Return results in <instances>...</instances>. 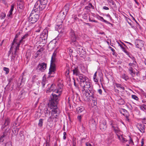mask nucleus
Segmentation results:
<instances>
[{
  "instance_id": "nucleus-1",
  "label": "nucleus",
  "mask_w": 146,
  "mask_h": 146,
  "mask_svg": "<svg viewBox=\"0 0 146 146\" xmlns=\"http://www.w3.org/2000/svg\"><path fill=\"white\" fill-rule=\"evenodd\" d=\"M72 71L74 74L78 76L80 85L83 88L82 91H83L85 90V100L88 101H90L91 98L90 93H91V88L90 81L88 78H86L85 76L80 74L78 67H75Z\"/></svg>"
},
{
  "instance_id": "nucleus-2",
  "label": "nucleus",
  "mask_w": 146,
  "mask_h": 146,
  "mask_svg": "<svg viewBox=\"0 0 146 146\" xmlns=\"http://www.w3.org/2000/svg\"><path fill=\"white\" fill-rule=\"evenodd\" d=\"M62 91L61 88L59 89H55L53 91V92L56 93L57 94H55L53 93L51 95L48 103L49 106L50 108H52L54 106H57L58 102L59 100V96L61 94Z\"/></svg>"
},
{
  "instance_id": "nucleus-3",
  "label": "nucleus",
  "mask_w": 146,
  "mask_h": 146,
  "mask_svg": "<svg viewBox=\"0 0 146 146\" xmlns=\"http://www.w3.org/2000/svg\"><path fill=\"white\" fill-rule=\"evenodd\" d=\"M51 110V115L48 119L49 122L54 121L55 122L57 121V119L58 118L59 115L60 113V110L58 108L57 106H54L52 108H50Z\"/></svg>"
},
{
  "instance_id": "nucleus-4",
  "label": "nucleus",
  "mask_w": 146,
  "mask_h": 146,
  "mask_svg": "<svg viewBox=\"0 0 146 146\" xmlns=\"http://www.w3.org/2000/svg\"><path fill=\"white\" fill-rule=\"evenodd\" d=\"M56 54L57 52L55 50L53 53L51 57L48 72V74L50 75L52 74H54L55 73L56 67L55 63L56 60Z\"/></svg>"
},
{
  "instance_id": "nucleus-5",
  "label": "nucleus",
  "mask_w": 146,
  "mask_h": 146,
  "mask_svg": "<svg viewBox=\"0 0 146 146\" xmlns=\"http://www.w3.org/2000/svg\"><path fill=\"white\" fill-rule=\"evenodd\" d=\"M69 36L71 40V44L75 47L78 46V43L76 41L78 38L77 35H75L74 31L73 29H71Z\"/></svg>"
},
{
  "instance_id": "nucleus-6",
  "label": "nucleus",
  "mask_w": 146,
  "mask_h": 146,
  "mask_svg": "<svg viewBox=\"0 0 146 146\" xmlns=\"http://www.w3.org/2000/svg\"><path fill=\"white\" fill-rule=\"evenodd\" d=\"M48 28H46L41 33L40 38V41L43 44L46 43L47 38Z\"/></svg>"
},
{
  "instance_id": "nucleus-7",
  "label": "nucleus",
  "mask_w": 146,
  "mask_h": 146,
  "mask_svg": "<svg viewBox=\"0 0 146 146\" xmlns=\"http://www.w3.org/2000/svg\"><path fill=\"white\" fill-rule=\"evenodd\" d=\"M66 15L60 11L58 15V18L57 19L56 21L58 23L59 22L61 23V24L59 25H57V26L58 28H60L62 27V23L63 20L65 19Z\"/></svg>"
},
{
  "instance_id": "nucleus-8",
  "label": "nucleus",
  "mask_w": 146,
  "mask_h": 146,
  "mask_svg": "<svg viewBox=\"0 0 146 146\" xmlns=\"http://www.w3.org/2000/svg\"><path fill=\"white\" fill-rule=\"evenodd\" d=\"M77 47V52L78 54H79L80 56L84 58L86 56V52L85 49L82 46H79L78 44Z\"/></svg>"
},
{
  "instance_id": "nucleus-9",
  "label": "nucleus",
  "mask_w": 146,
  "mask_h": 146,
  "mask_svg": "<svg viewBox=\"0 0 146 146\" xmlns=\"http://www.w3.org/2000/svg\"><path fill=\"white\" fill-rule=\"evenodd\" d=\"M40 7H41L40 5H38V3H35L33 9L31 11V14L33 15L35 14L38 15L40 11L43 10L41 9Z\"/></svg>"
},
{
  "instance_id": "nucleus-10",
  "label": "nucleus",
  "mask_w": 146,
  "mask_h": 146,
  "mask_svg": "<svg viewBox=\"0 0 146 146\" xmlns=\"http://www.w3.org/2000/svg\"><path fill=\"white\" fill-rule=\"evenodd\" d=\"M39 15H31V14L29 18V21L30 23H34L36 22L38 19Z\"/></svg>"
},
{
  "instance_id": "nucleus-11",
  "label": "nucleus",
  "mask_w": 146,
  "mask_h": 146,
  "mask_svg": "<svg viewBox=\"0 0 146 146\" xmlns=\"http://www.w3.org/2000/svg\"><path fill=\"white\" fill-rule=\"evenodd\" d=\"M48 0H38L36 3L41 7V9H44L46 7Z\"/></svg>"
},
{
  "instance_id": "nucleus-12",
  "label": "nucleus",
  "mask_w": 146,
  "mask_h": 146,
  "mask_svg": "<svg viewBox=\"0 0 146 146\" xmlns=\"http://www.w3.org/2000/svg\"><path fill=\"white\" fill-rule=\"evenodd\" d=\"M46 64L44 62L39 63L37 66V69L42 72L46 69Z\"/></svg>"
},
{
  "instance_id": "nucleus-13",
  "label": "nucleus",
  "mask_w": 146,
  "mask_h": 146,
  "mask_svg": "<svg viewBox=\"0 0 146 146\" xmlns=\"http://www.w3.org/2000/svg\"><path fill=\"white\" fill-rule=\"evenodd\" d=\"M28 36V34H25L24 36H23L21 38V39L19 41V42L18 43H16V46L17 49H19L20 45L21 44H23L24 43V41L23 40V39L26 38Z\"/></svg>"
},
{
  "instance_id": "nucleus-14",
  "label": "nucleus",
  "mask_w": 146,
  "mask_h": 146,
  "mask_svg": "<svg viewBox=\"0 0 146 146\" xmlns=\"http://www.w3.org/2000/svg\"><path fill=\"white\" fill-rule=\"evenodd\" d=\"M135 45L137 47L141 49L144 46V42L141 40H136Z\"/></svg>"
},
{
  "instance_id": "nucleus-15",
  "label": "nucleus",
  "mask_w": 146,
  "mask_h": 146,
  "mask_svg": "<svg viewBox=\"0 0 146 146\" xmlns=\"http://www.w3.org/2000/svg\"><path fill=\"white\" fill-rule=\"evenodd\" d=\"M136 127L141 133H143L145 132V127L143 124L138 123Z\"/></svg>"
},
{
  "instance_id": "nucleus-16",
  "label": "nucleus",
  "mask_w": 146,
  "mask_h": 146,
  "mask_svg": "<svg viewBox=\"0 0 146 146\" xmlns=\"http://www.w3.org/2000/svg\"><path fill=\"white\" fill-rule=\"evenodd\" d=\"M20 35V33L19 32L16 35L15 37V39L13 40L12 44L11 46V48H12L14 47V46H15L16 44V43H17L16 42L17 40V38L18 37V36Z\"/></svg>"
},
{
  "instance_id": "nucleus-17",
  "label": "nucleus",
  "mask_w": 146,
  "mask_h": 146,
  "mask_svg": "<svg viewBox=\"0 0 146 146\" xmlns=\"http://www.w3.org/2000/svg\"><path fill=\"white\" fill-rule=\"evenodd\" d=\"M69 10V5H66L64 6L61 11L63 13L67 15Z\"/></svg>"
},
{
  "instance_id": "nucleus-18",
  "label": "nucleus",
  "mask_w": 146,
  "mask_h": 146,
  "mask_svg": "<svg viewBox=\"0 0 146 146\" xmlns=\"http://www.w3.org/2000/svg\"><path fill=\"white\" fill-rule=\"evenodd\" d=\"M26 92L23 91H21L18 96V98L20 99H24L25 96Z\"/></svg>"
},
{
  "instance_id": "nucleus-19",
  "label": "nucleus",
  "mask_w": 146,
  "mask_h": 146,
  "mask_svg": "<svg viewBox=\"0 0 146 146\" xmlns=\"http://www.w3.org/2000/svg\"><path fill=\"white\" fill-rule=\"evenodd\" d=\"M108 3L110 5V6L112 7L116 8V5L114 1L112 0H109L108 1Z\"/></svg>"
},
{
  "instance_id": "nucleus-20",
  "label": "nucleus",
  "mask_w": 146,
  "mask_h": 146,
  "mask_svg": "<svg viewBox=\"0 0 146 146\" xmlns=\"http://www.w3.org/2000/svg\"><path fill=\"white\" fill-rule=\"evenodd\" d=\"M55 86L54 84H52L50 85V87L46 91V92L47 93H48L51 92V91H54V90L55 89H54V87Z\"/></svg>"
},
{
  "instance_id": "nucleus-21",
  "label": "nucleus",
  "mask_w": 146,
  "mask_h": 146,
  "mask_svg": "<svg viewBox=\"0 0 146 146\" xmlns=\"http://www.w3.org/2000/svg\"><path fill=\"white\" fill-rule=\"evenodd\" d=\"M133 69L132 67H130L128 68L129 73L132 76L134 77L135 76V72L133 71Z\"/></svg>"
},
{
  "instance_id": "nucleus-22",
  "label": "nucleus",
  "mask_w": 146,
  "mask_h": 146,
  "mask_svg": "<svg viewBox=\"0 0 146 146\" xmlns=\"http://www.w3.org/2000/svg\"><path fill=\"white\" fill-rule=\"evenodd\" d=\"M24 6V4L23 2L20 1L18 2L17 3V7L20 9H22Z\"/></svg>"
},
{
  "instance_id": "nucleus-23",
  "label": "nucleus",
  "mask_w": 146,
  "mask_h": 146,
  "mask_svg": "<svg viewBox=\"0 0 146 146\" xmlns=\"http://www.w3.org/2000/svg\"><path fill=\"white\" fill-rule=\"evenodd\" d=\"M11 85V84H8L6 87L5 88V89L7 91H12L13 89V86L10 87Z\"/></svg>"
},
{
  "instance_id": "nucleus-24",
  "label": "nucleus",
  "mask_w": 146,
  "mask_h": 146,
  "mask_svg": "<svg viewBox=\"0 0 146 146\" xmlns=\"http://www.w3.org/2000/svg\"><path fill=\"white\" fill-rule=\"evenodd\" d=\"M17 50V49L16 47V48H15V52L14 53H12V55L11 56V61H13L14 60V59L15 57V54L16 53Z\"/></svg>"
},
{
  "instance_id": "nucleus-25",
  "label": "nucleus",
  "mask_w": 146,
  "mask_h": 146,
  "mask_svg": "<svg viewBox=\"0 0 146 146\" xmlns=\"http://www.w3.org/2000/svg\"><path fill=\"white\" fill-rule=\"evenodd\" d=\"M80 70L82 72L85 73L86 71V67L82 65H81L80 66Z\"/></svg>"
},
{
  "instance_id": "nucleus-26",
  "label": "nucleus",
  "mask_w": 146,
  "mask_h": 146,
  "mask_svg": "<svg viewBox=\"0 0 146 146\" xmlns=\"http://www.w3.org/2000/svg\"><path fill=\"white\" fill-rule=\"evenodd\" d=\"M121 77L125 81H127L129 79L128 76L125 74H122Z\"/></svg>"
},
{
  "instance_id": "nucleus-27",
  "label": "nucleus",
  "mask_w": 146,
  "mask_h": 146,
  "mask_svg": "<svg viewBox=\"0 0 146 146\" xmlns=\"http://www.w3.org/2000/svg\"><path fill=\"white\" fill-rule=\"evenodd\" d=\"M14 7V4H12L11 6V9L9 11V15H8V16H10L12 15V12L13 10Z\"/></svg>"
},
{
  "instance_id": "nucleus-28",
  "label": "nucleus",
  "mask_w": 146,
  "mask_h": 146,
  "mask_svg": "<svg viewBox=\"0 0 146 146\" xmlns=\"http://www.w3.org/2000/svg\"><path fill=\"white\" fill-rule=\"evenodd\" d=\"M113 131L116 134H121V131L119 128L118 126L117 128L114 129Z\"/></svg>"
},
{
  "instance_id": "nucleus-29",
  "label": "nucleus",
  "mask_w": 146,
  "mask_h": 146,
  "mask_svg": "<svg viewBox=\"0 0 146 146\" xmlns=\"http://www.w3.org/2000/svg\"><path fill=\"white\" fill-rule=\"evenodd\" d=\"M106 123H104L103 124H101L100 126V129H102L103 130H105L106 127Z\"/></svg>"
},
{
  "instance_id": "nucleus-30",
  "label": "nucleus",
  "mask_w": 146,
  "mask_h": 146,
  "mask_svg": "<svg viewBox=\"0 0 146 146\" xmlns=\"http://www.w3.org/2000/svg\"><path fill=\"white\" fill-rule=\"evenodd\" d=\"M14 78V75H12L10 78H9L7 79V81L8 82V84H11V83L13 81V78Z\"/></svg>"
},
{
  "instance_id": "nucleus-31",
  "label": "nucleus",
  "mask_w": 146,
  "mask_h": 146,
  "mask_svg": "<svg viewBox=\"0 0 146 146\" xmlns=\"http://www.w3.org/2000/svg\"><path fill=\"white\" fill-rule=\"evenodd\" d=\"M10 122V120L9 118H6L5 120V122L4 123L5 125L7 126H8L9 125Z\"/></svg>"
},
{
  "instance_id": "nucleus-32",
  "label": "nucleus",
  "mask_w": 146,
  "mask_h": 146,
  "mask_svg": "<svg viewBox=\"0 0 146 146\" xmlns=\"http://www.w3.org/2000/svg\"><path fill=\"white\" fill-rule=\"evenodd\" d=\"M114 137V134L112 132H111L109 133L108 136V138L109 139H111Z\"/></svg>"
},
{
  "instance_id": "nucleus-33",
  "label": "nucleus",
  "mask_w": 146,
  "mask_h": 146,
  "mask_svg": "<svg viewBox=\"0 0 146 146\" xmlns=\"http://www.w3.org/2000/svg\"><path fill=\"white\" fill-rule=\"evenodd\" d=\"M44 113H45V116H47L48 114H50V113L51 112L48 111V110L47 108H45L44 109Z\"/></svg>"
},
{
  "instance_id": "nucleus-34",
  "label": "nucleus",
  "mask_w": 146,
  "mask_h": 146,
  "mask_svg": "<svg viewBox=\"0 0 146 146\" xmlns=\"http://www.w3.org/2000/svg\"><path fill=\"white\" fill-rule=\"evenodd\" d=\"M125 103V101L122 99H120L118 101V104L120 105H123Z\"/></svg>"
},
{
  "instance_id": "nucleus-35",
  "label": "nucleus",
  "mask_w": 146,
  "mask_h": 146,
  "mask_svg": "<svg viewBox=\"0 0 146 146\" xmlns=\"http://www.w3.org/2000/svg\"><path fill=\"white\" fill-rule=\"evenodd\" d=\"M19 128L16 127L14 128V129L13 130V132L14 134H17L18 132L19 131Z\"/></svg>"
},
{
  "instance_id": "nucleus-36",
  "label": "nucleus",
  "mask_w": 146,
  "mask_h": 146,
  "mask_svg": "<svg viewBox=\"0 0 146 146\" xmlns=\"http://www.w3.org/2000/svg\"><path fill=\"white\" fill-rule=\"evenodd\" d=\"M46 78L44 79L42 81L41 84L42 85V87L43 88L45 87V85L46 84Z\"/></svg>"
},
{
  "instance_id": "nucleus-37",
  "label": "nucleus",
  "mask_w": 146,
  "mask_h": 146,
  "mask_svg": "<svg viewBox=\"0 0 146 146\" xmlns=\"http://www.w3.org/2000/svg\"><path fill=\"white\" fill-rule=\"evenodd\" d=\"M140 108L141 110L143 111H145V110H146V105L143 104L140 105Z\"/></svg>"
},
{
  "instance_id": "nucleus-38",
  "label": "nucleus",
  "mask_w": 146,
  "mask_h": 146,
  "mask_svg": "<svg viewBox=\"0 0 146 146\" xmlns=\"http://www.w3.org/2000/svg\"><path fill=\"white\" fill-rule=\"evenodd\" d=\"M99 17L100 18V19L101 21H103L106 24H110V23H109L108 21L106 20H105L102 17Z\"/></svg>"
},
{
  "instance_id": "nucleus-39",
  "label": "nucleus",
  "mask_w": 146,
  "mask_h": 146,
  "mask_svg": "<svg viewBox=\"0 0 146 146\" xmlns=\"http://www.w3.org/2000/svg\"><path fill=\"white\" fill-rule=\"evenodd\" d=\"M97 72H96L94 73L93 76V80L95 82H97L98 80L96 78L97 76Z\"/></svg>"
},
{
  "instance_id": "nucleus-40",
  "label": "nucleus",
  "mask_w": 146,
  "mask_h": 146,
  "mask_svg": "<svg viewBox=\"0 0 146 146\" xmlns=\"http://www.w3.org/2000/svg\"><path fill=\"white\" fill-rule=\"evenodd\" d=\"M111 125L112 126V127L113 128V130L116 128H117L118 127V126L117 125L114 124L112 123L111 124Z\"/></svg>"
},
{
  "instance_id": "nucleus-41",
  "label": "nucleus",
  "mask_w": 146,
  "mask_h": 146,
  "mask_svg": "<svg viewBox=\"0 0 146 146\" xmlns=\"http://www.w3.org/2000/svg\"><path fill=\"white\" fill-rule=\"evenodd\" d=\"M43 119H40L39 120V122L38 123V125L40 127H42L43 124Z\"/></svg>"
},
{
  "instance_id": "nucleus-42",
  "label": "nucleus",
  "mask_w": 146,
  "mask_h": 146,
  "mask_svg": "<svg viewBox=\"0 0 146 146\" xmlns=\"http://www.w3.org/2000/svg\"><path fill=\"white\" fill-rule=\"evenodd\" d=\"M3 70L4 71L6 72V74H8L9 73V70L8 68L6 67H4L3 68Z\"/></svg>"
},
{
  "instance_id": "nucleus-43",
  "label": "nucleus",
  "mask_w": 146,
  "mask_h": 146,
  "mask_svg": "<svg viewBox=\"0 0 146 146\" xmlns=\"http://www.w3.org/2000/svg\"><path fill=\"white\" fill-rule=\"evenodd\" d=\"M23 80V77H22V78H21V80L19 81V80L18 82V86L19 87H21V86L22 83V80Z\"/></svg>"
},
{
  "instance_id": "nucleus-44",
  "label": "nucleus",
  "mask_w": 146,
  "mask_h": 146,
  "mask_svg": "<svg viewBox=\"0 0 146 146\" xmlns=\"http://www.w3.org/2000/svg\"><path fill=\"white\" fill-rule=\"evenodd\" d=\"M135 64V63H133V62L132 63H129L128 65L130 67H134L136 66Z\"/></svg>"
},
{
  "instance_id": "nucleus-45",
  "label": "nucleus",
  "mask_w": 146,
  "mask_h": 146,
  "mask_svg": "<svg viewBox=\"0 0 146 146\" xmlns=\"http://www.w3.org/2000/svg\"><path fill=\"white\" fill-rule=\"evenodd\" d=\"M5 136L4 134H3L2 136L0 137V142H3L4 141V138Z\"/></svg>"
},
{
  "instance_id": "nucleus-46",
  "label": "nucleus",
  "mask_w": 146,
  "mask_h": 146,
  "mask_svg": "<svg viewBox=\"0 0 146 146\" xmlns=\"http://www.w3.org/2000/svg\"><path fill=\"white\" fill-rule=\"evenodd\" d=\"M132 98L133 99L136 100H138L139 98L136 95H132Z\"/></svg>"
},
{
  "instance_id": "nucleus-47",
  "label": "nucleus",
  "mask_w": 146,
  "mask_h": 146,
  "mask_svg": "<svg viewBox=\"0 0 146 146\" xmlns=\"http://www.w3.org/2000/svg\"><path fill=\"white\" fill-rule=\"evenodd\" d=\"M109 48L111 50V51H112V52H113L112 53V54L114 55H115V51L114 50V49L110 46H109Z\"/></svg>"
},
{
  "instance_id": "nucleus-48",
  "label": "nucleus",
  "mask_w": 146,
  "mask_h": 146,
  "mask_svg": "<svg viewBox=\"0 0 146 146\" xmlns=\"http://www.w3.org/2000/svg\"><path fill=\"white\" fill-rule=\"evenodd\" d=\"M68 51H69V55L70 56H71V55H72V53L73 52V50L70 48H69L68 49Z\"/></svg>"
},
{
  "instance_id": "nucleus-49",
  "label": "nucleus",
  "mask_w": 146,
  "mask_h": 146,
  "mask_svg": "<svg viewBox=\"0 0 146 146\" xmlns=\"http://www.w3.org/2000/svg\"><path fill=\"white\" fill-rule=\"evenodd\" d=\"M114 86H116L117 88H119L120 86H121V85L120 84L115 83L114 84Z\"/></svg>"
},
{
  "instance_id": "nucleus-50",
  "label": "nucleus",
  "mask_w": 146,
  "mask_h": 146,
  "mask_svg": "<svg viewBox=\"0 0 146 146\" xmlns=\"http://www.w3.org/2000/svg\"><path fill=\"white\" fill-rule=\"evenodd\" d=\"M140 90L141 94L146 97V93L142 89H141Z\"/></svg>"
},
{
  "instance_id": "nucleus-51",
  "label": "nucleus",
  "mask_w": 146,
  "mask_h": 146,
  "mask_svg": "<svg viewBox=\"0 0 146 146\" xmlns=\"http://www.w3.org/2000/svg\"><path fill=\"white\" fill-rule=\"evenodd\" d=\"M129 57L132 59L133 61V63H136V62L135 60V59L134 57L132 56H130V57Z\"/></svg>"
},
{
  "instance_id": "nucleus-52",
  "label": "nucleus",
  "mask_w": 146,
  "mask_h": 146,
  "mask_svg": "<svg viewBox=\"0 0 146 146\" xmlns=\"http://www.w3.org/2000/svg\"><path fill=\"white\" fill-rule=\"evenodd\" d=\"M122 139L121 141L123 143H124L127 141L126 139L123 137H121Z\"/></svg>"
},
{
  "instance_id": "nucleus-53",
  "label": "nucleus",
  "mask_w": 146,
  "mask_h": 146,
  "mask_svg": "<svg viewBox=\"0 0 146 146\" xmlns=\"http://www.w3.org/2000/svg\"><path fill=\"white\" fill-rule=\"evenodd\" d=\"M120 135H121L120 134H119ZM118 139L120 141L121 140V137H123V136L121 135H119V134H116Z\"/></svg>"
},
{
  "instance_id": "nucleus-54",
  "label": "nucleus",
  "mask_w": 146,
  "mask_h": 146,
  "mask_svg": "<svg viewBox=\"0 0 146 146\" xmlns=\"http://www.w3.org/2000/svg\"><path fill=\"white\" fill-rule=\"evenodd\" d=\"M126 20L127 21L128 23H129V24L130 26H131L132 25V24H131V22H129V21H131V20L129 19L128 18H127V19H126Z\"/></svg>"
},
{
  "instance_id": "nucleus-55",
  "label": "nucleus",
  "mask_w": 146,
  "mask_h": 146,
  "mask_svg": "<svg viewBox=\"0 0 146 146\" xmlns=\"http://www.w3.org/2000/svg\"><path fill=\"white\" fill-rule=\"evenodd\" d=\"M7 126V125H5V124H3V125H2L1 128L2 130H4V129H5V128Z\"/></svg>"
},
{
  "instance_id": "nucleus-56",
  "label": "nucleus",
  "mask_w": 146,
  "mask_h": 146,
  "mask_svg": "<svg viewBox=\"0 0 146 146\" xmlns=\"http://www.w3.org/2000/svg\"><path fill=\"white\" fill-rule=\"evenodd\" d=\"M117 43L119 45L120 47L122 49H124V47L122 46V45H121V44H120L119 42H118L117 41Z\"/></svg>"
},
{
  "instance_id": "nucleus-57",
  "label": "nucleus",
  "mask_w": 146,
  "mask_h": 146,
  "mask_svg": "<svg viewBox=\"0 0 146 146\" xmlns=\"http://www.w3.org/2000/svg\"><path fill=\"white\" fill-rule=\"evenodd\" d=\"M93 121L94 122V123H93V126H94V127H96V122L94 119H92V122Z\"/></svg>"
},
{
  "instance_id": "nucleus-58",
  "label": "nucleus",
  "mask_w": 146,
  "mask_h": 146,
  "mask_svg": "<svg viewBox=\"0 0 146 146\" xmlns=\"http://www.w3.org/2000/svg\"><path fill=\"white\" fill-rule=\"evenodd\" d=\"M63 139H64V140H65L66 139V133L65 132H64L63 133Z\"/></svg>"
},
{
  "instance_id": "nucleus-59",
  "label": "nucleus",
  "mask_w": 146,
  "mask_h": 146,
  "mask_svg": "<svg viewBox=\"0 0 146 146\" xmlns=\"http://www.w3.org/2000/svg\"><path fill=\"white\" fill-rule=\"evenodd\" d=\"M104 81V79L103 77H101L100 78V81L101 82V84L102 85V82Z\"/></svg>"
},
{
  "instance_id": "nucleus-60",
  "label": "nucleus",
  "mask_w": 146,
  "mask_h": 146,
  "mask_svg": "<svg viewBox=\"0 0 146 146\" xmlns=\"http://www.w3.org/2000/svg\"><path fill=\"white\" fill-rule=\"evenodd\" d=\"M74 86L77 88L78 89H79V87H78V85L76 84V82H75V80H74Z\"/></svg>"
},
{
  "instance_id": "nucleus-61",
  "label": "nucleus",
  "mask_w": 146,
  "mask_h": 146,
  "mask_svg": "<svg viewBox=\"0 0 146 146\" xmlns=\"http://www.w3.org/2000/svg\"><path fill=\"white\" fill-rule=\"evenodd\" d=\"M65 73L67 75H68L69 74V72L68 67V69H67V70L65 72Z\"/></svg>"
},
{
  "instance_id": "nucleus-62",
  "label": "nucleus",
  "mask_w": 146,
  "mask_h": 146,
  "mask_svg": "<svg viewBox=\"0 0 146 146\" xmlns=\"http://www.w3.org/2000/svg\"><path fill=\"white\" fill-rule=\"evenodd\" d=\"M46 146H50V144L49 143V141L48 142L46 141L45 143Z\"/></svg>"
},
{
  "instance_id": "nucleus-63",
  "label": "nucleus",
  "mask_w": 146,
  "mask_h": 146,
  "mask_svg": "<svg viewBox=\"0 0 146 146\" xmlns=\"http://www.w3.org/2000/svg\"><path fill=\"white\" fill-rule=\"evenodd\" d=\"M81 115L80 116H78L77 118L78 119L79 121L81 122Z\"/></svg>"
},
{
  "instance_id": "nucleus-64",
  "label": "nucleus",
  "mask_w": 146,
  "mask_h": 146,
  "mask_svg": "<svg viewBox=\"0 0 146 146\" xmlns=\"http://www.w3.org/2000/svg\"><path fill=\"white\" fill-rule=\"evenodd\" d=\"M86 146H91V145L89 142H87L86 143Z\"/></svg>"
}]
</instances>
